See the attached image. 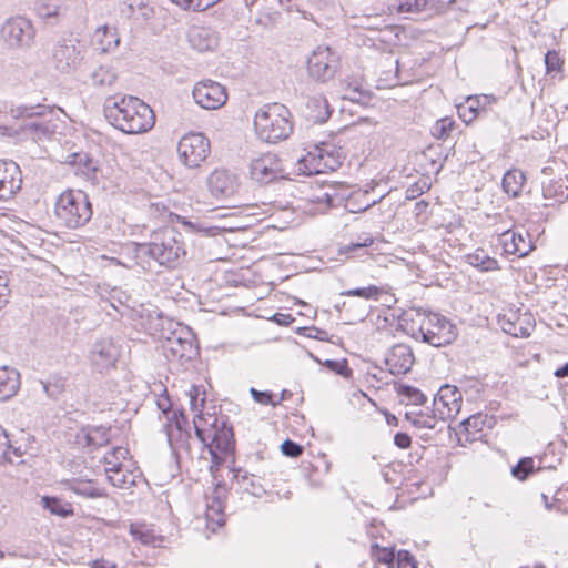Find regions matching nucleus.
<instances>
[{
    "label": "nucleus",
    "instance_id": "f257e3e1",
    "mask_svg": "<svg viewBox=\"0 0 568 568\" xmlns=\"http://www.w3.org/2000/svg\"><path fill=\"white\" fill-rule=\"evenodd\" d=\"M103 112L106 120L126 134H139L151 130L155 123L153 110L141 99L124 95L106 98Z\"/></svg>",
    "mask_w": 568,
    "mask_h": 568
},
{
    "label": "nucleus",
    "instance_id": "f03ea898",
    "mask_svg": "<svg viewBox=\"0 0 568 568\" xmlns=\"http://www.w3.org/2000/svg\"><path fill=\"white\" fill-rule=\"evenodd\" d=\"M185 248L175 231L166 229L154 234V240L149 243H139L135 247V256L142 263L145 258L156 262L160 266L175 268L185 257Z\"/></svg>",
    "mask_w": 568,
    "mask_h": 568
},
{
    "label": "nucleus",
    "instance_id": "7ed1b4c3",
    "mask_svg": "<svg viewBox=\"0 0 568 568\" xmlns=\"http://www.w3.org/2000/svg\"><path fill=\"white\" fill-rule=\"evenodd\" d=\"M254 128L258 138L267 143L286 140L293 132L291 112L281 103L266 104L256 112Z\"/></svg>",
    "mask_w": 568,
    "mask_h": 568
},
{
    "label": "nucleus",
    "instance_id": "20e7f679",
    "mask_svg": "<svg viewBox=\"0 0 568 568\" xmlns=\"http://www.w3.org/2000/svg\"><path fill=\"white\" fill-rule=\"evenodd\" d=\"M11 112L14 118L22 120L20 131L34 141L49 139L60 128L55 112L44 105L19 106Z\"/></svg>",
    "mask_w": 568,
    "mask_h": 568
},
{
    "label": "nucleus",
    "instance_id": "39448f33",
    "mask_svg": "<svg viewBox=\"0 0 568 568\" xmlns=\"http://www.w3.org/2000/svg\"><path fill=\"white\" fill-rule=\"evenodd\" d=\"M92 213L91 202L82 191H65L55 203V217L68 229L84 226L91 220Z\"/></svg>",
    "mask_w": 568,
    "mask_h": 568
},
{
    "label": "nucleus",
    "instance_id": "423d86ee",
    "mask_svg": "<svg viewBox=\"0 0 568 568\" xmlns=\"http://www.w3.org/2000/svg\"><path fill=\"white\" fill-rule=\"evenodd\" d=\"M219 419L215 418L212 427L204 429L195 424V435L212 456L214 464H222L229 455L234 452L235 440L233 428L227 426L226 422L217 424Z\"/></svg>",
    "mask_w": 568,
    "mask_h": 568
},
{
    "label": "nucleus",
    "instance_id": "0eeeda50",
    "mask_svg": "<svg viewBox=\"0 0 568 568\" xmlns=\"http://www.w3.org/2000/svg\"><path fill=\"white\" fill-rule=\"evenodd\" d=\"M88 50L77 39H62L52 50V64L61 73L71 74L83 71L90 58Z\"/></svg>",
    "mask_w": 568,
    "mask_h": 568
},
{
    "label": "nucleus",
    "instance_id": "6e6552de",
    "mask_svg": "<svg viewBox=\"0 0 568 568\" xmlns=\"http://www.w3.org/2000/svg\"><path fill=\"white\" fill-rule=\"evenodd\" d=\"M343 158L341 148H336L329 142H320L310 146L300 163L307 171V174H318L327 170H336L342 164Z\"/></svg>",
    "mask_w": 568,
    "mask_h": 568
},
{
    "label": "nucleus",
    "instance_id": "1a4fd4ad",
    "mask_svg": "<svg viewBox=\"0 0 568 568\" xmlns=\"http://www.w3.org/2000/svg\"><path fill=\"white\" fill-rule=\"evenodd\" d=\"M422 341L434 347L450 344L457 336L455 326L444 316L429 313L422 321L419 327Z\"/></svg>",
    "mask_w": 568,
    "mask_h": 568
},
{
    "label": "nucleus",
    "instance_id": "9d476101",
    "mask_svg": "<svg viewBox=\"0 0 568 568\" xmlns=\"http://www.w3.org/2000/svg\"><path fill=\"white\" fill-rule=\"evenodd\" d=\"M0 37L12 49H29L34 42L36 29L29 19L17 16L6 20Z\"/></svg>",
    "mask_w": 568,
    "mask_h": 568
},
{
    "label": "nucleus",
    "instance_id": "9b49d317",
    "mask_svg": "<svg viewBox=\"0 0 568 568\" xmlns=\"http://www.w3.org/2000/svg\"><path fill=\"white\" fill-rule=\"evenodd\" d=\"M210 152V140L203 133H187L181 138L178 145L180 160L190 169L199 168Z\"/></svg>",
    "mask_w": 568,
    "mask_h": 568
},
{
    "label": "nucleus",
    "instance_id": "f8f14e48",
    "mask_svg": "<svg viewBox=\"0 0 568 568\" xmlns=\"http://www.w3.org/2000/svg\"><path fill=\"white\" fill-rule=\"evenodd\" d=\"M338 68V57L328 47H317L307 60L308 75L318 82L333 79Z\"/></svg>",
    "mask_w": 568,
    "mask_h": 568
},
{
    "label": "nucleus",
    "instance_id": "ddd939ff",
    "mask_svg": "<svg viewBox=\"0 0 568 568\" xmlns=\"http://www.w3.org/2000/svg\"><path fill=\"white\" fill-rule=\"evenodd\" d=\"M162 348L165 357L171 361H191L196 355L192 334L184 329L171 332Z\"/></svg>",
    "mask_w": 568,
    "mask_h": 568
},
{
    "label": "nucleus",
    "instance_id": "4468645a",
    "mask_svg": "<svg viewBox=\"0 0 568 568\" xmlns=\"http://www.w3.org/2000/svg\"><path fill=\"white\" fill-rule=\"evenodd\" d=\"M120 357V346L111 337L95 341L89 352L93 368L100 373L113 368Z\"/></svg>",
    "mask_w": 568,
    "mask_h": 568
},
{
    "label": "nucleus",
    "instance_id": "2eb2a0df",
    "mask_svg": "<svg viewBox=\"0 0 568 568\" xmlns=\"http://www.w3.org/2000/svg\"><path fill=\"white\" fill-rule=\"evenodd\" d=\"M192 94L194 101L206 110H216L227 100L225 88L212 80L196 83Z\"/></svg>",
    "mask_w": 568,
    "mask_h": 568
},
{
    "label": "nucleus",
    "instance_id": "dca6fc26",
    "mask_svg": "<svg viewBox=\"0 0 568 568\" xmlns=\"http://www.w3.org/2000/svg\"><path fill=\"white\" fill-rule=\"evenodd\" d=\"M283 170L278 158L273 153H265L253 159L250 164L251 179L260 184H268L282 178Z\"/></svg>",
    "mask_w": 568,
    "mask_h": 568
},
{
    "label": "nucleus",
    "instance_id": "f3484780",
    "mask_svg": "<svg viewBox=\"0 0 568 568\" xmlns=\"http://www.w3.org/2000/svg\"><path fill=\"white\" fill-rule=\"evenodd\" d=\"M462 394L457 387L442 386L434 398V412L440 419L454 418L460 410Z\"/></svg>",
    "mask_w": 568,
    "mask_h": 568
},
{
    "label": "nucleus",
    "instance_id": "a211bd4d",
    "mask_svg": "<svg viewBox=\"0 0 568 568\" xmlns=\"http://www.w3.org/2000/svg\"><path fill=\"white\" fill-rule=\"evenodd\" d=\"M207 189L216 199H229L233 196L240 186L236 174L225 169L214 170L207 178Z\"/></svg>",
    "mask_w": 568,
    "mask_h": 568
},
{
    "label": "nucleus",
    "instance_id": "6ab92c4d",
    "mask_svg": "<svg viewBox=\"0 0 568 568\" xmlns=\"http://www.w3.org/2000/svg\"><path fill=\"white\" fill-rule=\"evenodd\" d=\"M22 184L21 171L13 161L0 160V200L12 197Z\"/></svg>",
    "mask_w": 568,
    "mask_h": 568
},
{
    "label": "nucleus",
    "instance_id": "aec40b11",
    "mask_svg": "<svg viewBox=\"0 0 568 568\" xmlns=\"http://www.w3.org/2000/svg\"><path fill=\"white\" fill-rule=\"evenodd\" d=\"M415 362V356L407 344H396L387 353L385 363L393 375L408 373Z\"/></svg>",
    "mask_w": 568,
    "mask_h": 568
},
{
    "label": "nucleus",
    "instance_id": "412c9836",
    "mask_svg": "<svg viewBox=\"0 0 568 568\" xmlns=\"http://www.w3.org/2000/svg\"><path fill=\"white\" fill-rule=\"evenodd\" d=\"M82 72L88 73L91 85L98 89H111L118 80V71L112 63L84 67Z\"/></svg>",
    "mask_w": 568,
    "mask_h": 568
},
{
    "label": "nucleus",
    "instance_id": "4be33fe9",
    "mask_svg": "<svg viewBox=\"0 0 568 568\" xmlns=\"http://www.w3.org/2000/svg\"><path fill=\"white\" fill-rule=\"evenodd\" d=\"M110 430V427L105 426L82 427L77 434V443L81 446L97 449L109 444Z\"/></svg>",
    "mask_w": 568,
    "mask_h": 568
},
{
    "label": "nucleus",
    "instance_id": "5701e85b",
    "mask_svg": "<svg viewBox=\"0 0 568 568\" xmlns=\"http://www.w3.org/2000/svg\"><path fill=\"white\" fill-rule=\"evenodd\" d=\"M189 41L192 48L199 52L214 50L219 44V37L210 28L194 27L189 32Z\"/></svg>",
    "mask_w": 568,
    "mask_h": 568
},
{
    "label": "nucleus",
    "instance_id": "b1692460",
    "mask_svg": "<svg viewBox=\"0 0 568 568\" xmlns=\"http://www.w3.org/2000/svg\"><path fill=\"white\" fill-rule=\"evenodd\" d=\"M305 116L314 123L326 122L331 116L328 101L323 95H315L307 99Z\"/></svg>",
    "mask_w": 568,
    "mask_h": 568
},
{
    "label": "nucleus",
    "instance_id": "393cba45",
    "mask_svg": "<svg viewBox=\"0 0 568 568\" xmlns=\"http://www.w3.org/2000/svg\"><path fill=\"white\" fill-rule=\"evenodd\" d=\"M20 388V374L8 366L0 367V400L14 396Z\"/></svg>",
    "mask_w": 568,
    "mask_h": 568
},
{
    "label": "nucleus",
    "instance_id": "a878e982",
    "mask_svg": "<svg viewBox=\"0 0 568 568\" xmlns=\"http://www.w3.org/2000/svg\"><path fill=\"white\" fill-rule=\"evenodd\" d=\"M64 489L71 490L74 494L84 498H100L104 497L105 493L102 488L94 485L92 480H84L80 478H71L62 481Z\"/></svg>",
    "mask_w": 568,
    "mask_h": 568
},
{
    "label": "nucleus",
    "instance_id": "bb28decb",
    "mask_svg": "<svg viewBox=\"0 0 568 568\" xmlns=\"http://www.w3.org/2000/svg\"><path fill=\"white\" fill-rule=\"evenodd\" d=\"M503 331L514 337H528L531 333L532 325L529 321H524L515 313L510 316H504L499 320Z\"/></svg>",
    "mask_w": 568,
    "mask_h": 568
},
{
    "label": "nucleus",
    "instance_id": "cd10ccee",
    "mask_svg": "<svg viewBox=\"0 0 568 568\" xmlns=\"http://www.w3.org/2000/svg\"><path fill=\"white\" fill-rule=\"evenodd\" d=\"M501 244L507 254H517L519 256L527 255L531 248L530 243L526 242L520 233H515L510 230L503 233Z\"/></svg>",
    "mask_w": 568,
    "mask_h": 568
},
{
    "label": "nucleus",
    "instance_id": "c85d7f7f",
    "mask_svg": "<svg viewBox=\"0 0 568 568\" xmlns=\"http://www.w3.org/2000/svg\"><path fill=\"white\" fill-rule=\"evenodd\" d=\"M465 430L466 442H473L480 437V433L485 426L491 427V418L487 415L476 414L462 423Z\"/></svg>",
    "mask_w": 568,
    "mask_h": 568
},
{
    "label": "nucleus",
    "instance_id": "c756f323",
    "mask_svg": "<svg viewBox=\"0 0 568 568\" xmlns=\"http://www.w3.org/2000/svg\"><path fill=\"white\" fill-rule=\"evenodd\" d=\"M233 473V478L246 493L255 497H262L266 493L261 481L256 480L254 475L248 474L246 470L241 468L234 469Z\"/></svg>",
    "mask_w": 568,
    "mask_h": 568
},
{
    "label": "nucleus",
    "instance_id": "7c9ffc66",
    "mask_svg": "<svg viewBox=\"0 0 568 568\" xmlns=\"http://www.w3.org/2000/svg\"><path fill=\"white\" fill-rule=\"evenodd\" d=\"M488 103V97H468L464 104L458 106V113L464 122H471L484 109V105Z\"/></svg>",
    "mask_w": 568,
    "mask_h": 568
},
{
    "label": "nucleus",
    "instance_id": "2f4dec72",
    "mask_svg": "<svg viewBox=\"0 0 568 568\" xmlns=\"http://www.w3.org/2000/svg\"><path fill=\"white\" fill-rule=\"evenodd\" d=\"M124 12L134 21L143 23L153 17L154 10L145 0H128Z\"/></svg>",
    "mask_w": 568,
    "mask_h": 568
},
{
    "label": "nucleus",
    "instance_id": "473e14b6",
    "mask_svg": "<svg viewBox=\"0 0 568 568\" xmlns=\"http://www.w3.org/2000/svg\"><path fill=\"white\" fill-rule=\"evenodd\" d=\"M525 180V174L520 170H509L504 174L503 190L510 196L517 197L521 193Z\"/></svg>",
    "mask_w": 568,
    "mask_h": 568
},
{
    "label": "nucleus",
    "instance_id": "72a5a7b5",
    "mask_svg": "<svg viewBox=\"0 0 568 568\" xmlns=\"http://www.w3.org/2000/svg\"><path fill=\"white\" fill-rule=\"evenodd\" d=\"M469 265L479 268L484 272L499 270L498 261L490 257L484 248H477L474 253L467 255Z\"/></svg>",
    "mask_w": 568,
    "mask_h": 568
},
{
    "label": "nucleus",
    "instance_id": "f704fd0d",
    "mask_svg": "<svg viewBox=\"0 0 568 568\" xmlns=\"http://www.w3.org/2000/svg\"><path fill=\"white\" fill-rule=\"evenodd\" d=\"M109 483L118 488L128 489L135 485L136 475L129 469L118 468L106 473Z\"/></svg>",
    "mask_w": 568,
    "mask_h": 568
},
{
    "label": "nucleus",
    "instance_id": "c9c22d12",
    "mask_svg": "<svg viewBox=\"0 0 568 568\" xmlns=\"http://www.w3.org/2000/svg\"><path fill=\"white\" fill-rule=\"evenodd\" d=\"M95 37L100 42L101 50L103 52L112 51L120 44V37L114 28H109L106 26L99 28L95 32Z\"/></svg>",
    "mask_w": 568,
    "mask_h": 568
},
{
    "label": "nucleus",
    "instance_id": "e433bc0d",
    "mask_svg": "<svg viewBox=\"0 0 568 568\" xmlns=\"http://www.w3.org/2000/svg\"><path fill=\"white\" fill-rule=\"evenodd\" d=\"M62 9V0H38L34 10L42 20L58 18Z\"/></svg>",
    "mask_w": 568,
    "mask_h": 568
},
{
    "label": "nucleus",
    "instance_id": "4c0bfd02",
    "mask_svg": "<svg viewBox=\"0 0 568 568\" xmlns=\"http://www.w3.org/2000/svg\"><path fill=\"white\" fill-rule=\"evenodd\" d=\"M42 505L52 515H58L62 518L73 515L72 506L70 504H63L62 500L57 497H42Z\"/></svg>",
    "mask_w": 568,
    "mask_h": 568
},
{
    "label": "nucleus",
    "instance_id": "58836bf2",
    "mask_svg": "<svg viewBox=\"0 0 568 568\" xmlns=\"http://www.w3.org/2000/svg\"><path fill=\"white\" fill-rule=\"evenodd\" d=\"M129 455V450L124 447H114L111 452H109L104 456V464H105V474L110 473L111 470L122 468L123 460L126 459Z\"/></svg>",
    "mask_w": 568,
    "mask_h": 568
},
{
    "label": "nucleus",
    "instance_id": "ea45409f",
    "mask_svg": "<svg viewBox=\"0 0 568 568\" xmlns=\"http://www.w3.org/2000/svg\"><path fill=\"white\" fill-rule=\"evenodd\" d=\"M373 556L378 565V568H393L394 560L396 558L395 551L393 548L379 547L378 545H373L372 547Z\"/></svg>",
    "mask_w": 568,
    "mask_h": 568
},
{
    "label": "nucleus",
    "instance_id": "a19ab883",
    "mask_svg": "<svg viewBox=\"0 0 568 568\" xmlns=\"http://www.w3.org/2000/svg\"><path fill=\"white\" fill-rule=\"evenodd\" d=\"M40 384L48 397L58 399L64 392L65 378L54 375L47 382L41 381Z\"/></svg>",
    "mask_w": 568,
    "mask_h": 568
},
{
    "label": "nucleus",
    "instance_id": "79ce46f5",
    "mask_svg": "<svg viewBox=\"0 0 568 568\" xmlns=\"http://www.w3.org/2000/svg\"><path fill=\"white\" fill-rule=\"evenodd\" d=\"M396 390L399 396L406 398L413 405H423L426 396L416 387L405 384H398Z\"/></svg>",
    "mask_w": 568,
    "mask_h": 568
},
{
    "label": "nucleus",
    "instance_id": "37998d69",
    "mask_svg": "<svg viewBox=\"0 0 568 568\" xmlns=\"http://www.w3.org/2000/svg\"><path fill=\"white\" fill-rule=\"evenodd\" d=\"M383 288L376 286V285H369L367 287H357L347 290L341 293L343 296H354V297H362L365 300H378V297L382 295Z\"/></svg>",
    "mask_w": 568,
    "mask_h": 568
},
{
    "label": "nucleus",
    "instance_id": "c03bdc74",
    "mask_svg": "<svg viewBox=\"0 0 568 568\" xmlns=\"http://www.w3.org/2000/svg\"><path fill=\"white\" fill-rule=\"evenodd\" d=\"M130 534L132 535L133 539L139 540L143 545H153L155 542L154 534L146 529L145 526L131 524Z\"/></svg>",
    "mask_w": 568,
    "mask_h": 568
},
{
    "label": "nucleus",
    "instance_id": "a18cd8bd",
    "mask_svg": "<svg viewBox=\"0 0 568 568\" xmlns=\"http://www.w3.org/2000/svg\"><path fill=\"white\" fill-rule=\"evenodd\" d=\"M532 471L534 459L530 457L521 458L517 465L511 468V475L519 480H525Z\"/></svg>",
    "mask_w": 568,
    "mask_h": 568
},
{
    "label": "nucleus",
    "instance_id": "49530a36",
    "mask_svg": "<svg viewBox=\"0 0 568 568\" xmlns=\"http://www.w3.org/2000/svg\"><path fill=\"white\" fill-rule=\"evenodd\" d=\"M183 10L203 11L219 0H171Z\"/></svg>",
    "mask_w": 568,
    "mask_h": 568
},
{
    "label": "nucleus",
    "instance_id": "de8ad7c7",
    "mask_svg": "<svg viewBox=\"0 0 568 568\" xmlns=\"http://www.w3.org/2000/svg\"><path fill=\"white\" fill-rule=\"evenodd\" d=\"M206 519L215 523L217 526L224 524L223 504L219 498H214L212 504L207 505Z\"/></svg>",
    "mask_w": 568,
    "mask_h": 568
},
{
    "label": "nucleus",
    "instance_id": "09e8293b",
    "mask_svg": "<svg viewBox=\"0 0 568 568\" xmlns=\"http://www.w3.org/2000/svg\"><path fill=\"white\" fill-rule=\"evenodd\" d=\"M455 122L449 118H444L438 120L433 129L432 133L437 139H445L449 135L450 131L454 129Z\"/></svg>",
    "mask_w": 568,
    "mask_h": 568
},
{
    "label": "nucleus",
    "instance_id": "8fccbe9b",
    "mask_svg": "<svg viewBox=\"0 0 568 568\" xmlns=\"http://www.w3.org/2000/svg\"><path fill=\"white\" fill-rule=\"evenodd\" d=\"M11 440L7 434V430L0 426V464L13 463V458L10 456Z\"/></svg>",
    "mask_w": 568,
    "mask_h": 568
},
{
    "label": "nucleus",
    "instance_id": "3c124183",
    "mask_svg": "<svg viewBox=\"0 0 568 568\" xmlns=\"http://www.w3.org/2000/svg\"><path fill=\"white\" fill-rule=\"evenodd\" d=\"M428 7V0H400L398 10L400 12H422Z\"/></svg>",
    "mask_w": 568,
    "mask_h": 568
},
{
    "label": "nucleus",
    "instance_id": "603ef678",
    "mask_svg": "<svg viewBox=\"0 0 568 568\" xmlns=\"http://www.w3.org/2000/svg\"><path fill=\"white\" fill-rule=\"evenodd\" d=\"M324 365L332 372L343 376V377H351L352 369L349 368L347 361H335V359H326Z\"/></svg>",
    "mask_w": 568,
    "mask_h": 568
},
{
    "label": "nucleus",
    "instance_id": "864d4df0",
    "mask_svg": "<svg viewBox=\"0 0 568 568\" xmlns=\"http://www.w3.org/2000/svg\"><path fill=\"white\" fill-rule=\"evenodd\" d=\"M545 64H546L547 72L550 73V72L560 70L562 60H561L559 53L557 51L552 50V51H548L545 54Z\"/></svg>",
    "mask_w": 568,
    "mask_h": 568
},
{
    "label": "nucleus",
    "instance_id": "5fc2aeb1",
    "mask_svg": "<svg viewBox=\"0 0 568 568\" xmlns=\"http://www.w3.org/2000/svg\"><path fill=\"white\" fill-rule=\"evenodd\" d=\"M397 568H417V561L408 550H399L396 555Z\"/></svg>",
    "mask_w": 568,
    "mask_h": 568
},
{
    "label": "nucleus",
    "instance_id": "6e6d98bb",
    "mask_svg": "<svg viewBox=\"0 0 568 568\" xmlns=\"http://www.w3.org/2000/svg\"><path fill=\"white\" fill-rule=\"evenodd\" d=\"M281 450L283 455L295 458L303 454V447L291 439H286L282 443Z\"/></svg>",
    "mask_w": 568,
    "mask_h": 568
},
{
    "label": "nucleus",
    "instance_id": "4d7b16f0",
    "mask_svg": "<svg viewBox=\"0 0 568 568\" xmlns=\"http://www.w3.org/2000/svg\"><path fill=\"white\" fill-rule=\"evenodd\" d=\"M250 393H251L253 399L258 404L272 405V406H276L278 404V402L273 400V394L271 392H262V390H257L254 387H252L250 389Z\"/></svg>",
    "mask_w": 568,
    "mask_h": 568
},
{
    "label": "nucleus",
    "instance_id": "13d9d810",
    "mask_svg": "<svg viewBox=\"0 0 568 568\" xmlns=\"http://www.w3.org/2000/svg\"><path fill=\"white\" fill-rule=\"evenodd\" d=\"M372 243H373V237L369 235H366L364 239H359V241H357V242H352V243L345 245L342 248V252L345 254H348V253H353L356 251H364Z\"/></svg>",
    "mask_w": 568,
    "mask_h": 568
},
{
    "label": "nucleus",
    "instance_id": "bf43d9fd",
    "mask_svg": "<svg viewBox=\"0 0 568 568\" xmlns=\"http://www.w3.org/2000/svg\"><path fill=\"white\" fill-rule=\"evenodd\" d=\"M437 415L434 414V416L425 415L423 413H418L415 415V418L413 420V425L417 428H435V417Z\"/></svg>",
    "mask_w": 568,
    "mask_h": 568
},
{
    "label": "nucleus",
    "instance_id": "052dcab7",
    "mask_svg": "<svg viewBox=\"0 0 568 568\" xmlns=\"http://www.w3.org/2000/svg\"><path fill=\"white\" fill-rule=\"evenodd\" d=\"M164 428H165V433H166V437H168V443L173 448L175 445L174 444V430H176L180 436L182 435V422L176 419L174 426L172 424L168 423V424H165Z\"/></svg>",
    "mask_w": 568,
    "mask_h": 568
},
{
    "label": "nucleus",
    "instance_id": "680f3d73",
    "mask_svg": "<svg viewBox=\"0 0 568 568\" xmlns=\"http://www.w3.org/2000/svg\"><path fill=\"white\" fill-rule=\"evenodd\" d=\"M8 296H9L8 278L4 275V272H2V274H0V308L7 304Z\"/></svg>",
    "mask_w": 568,
    "mask_h": 568
},
{
    "label": "nucleus",
    "instance_id": "e2e57ef3",
    "mask_svg": "<svg viewBox=\"0 0 568 568\" xmlns=\"http://www.w3.org/2000/svg\"><path fill=\"white\" fill-rule=\"evenodd\" d=\"M394 443L395 445L400 448V449H406L408 447H410L412 445V438L408 434L406 433H397L395 436H394Z\"/></svg>",
    "mask_w": 568,
    "mask_h": 568
},
{
    "label": "nucleus",
    "instance_id": "0e129e2a",
    "mask_svg": "<svg viewBox=\"0 0 568 568\" xmlns=\"http://www.w3.org/2000/svg\"><path fill=\"white\" fill-rule=\"evenodd\" d=\"M273 321L280 325H290L294 322V318L291 314L276 313L273 316Z\"/></svg>",
    "mask_w": 568,
    "mask_h": 568
},
{
    "label": "nucleus",
    "instance_id": "69168bd1",
    "mask_svg": "<svg viewBox=\"0 0 568 568\" xmlns=\"http://www.w3.org/2000/svg\"><path fill=\"white\" fill-rule=\"evenodd\" d=\"M92 568H116V564L105 559H97L93 561Z\"/></svg>",
    "mask_w": 568,
    "mask_h": 568
},
{
    "label": "nucleus",
    "instance_id": "338daca9",
    "mask_svg": "<svg viewBox=\"0 0 568 568\" xmlns=\"http://www.w3.org/2000/svg\"><path fill=\"white\" fill-rule=\"evenodd\" d=\"M554 375H555L557 378H564V377H567V376H568V362H567L564 366H561V367L557 368V369L555 371Z\"/></svg>",
    "mask_w": 568,
    "mask_h": 568
},
{
    "label": "nucleus",
    "instance_id": "774afa93",
    "mask_svg": "<svg viewBox=\"0 0 568 568\" xmlns=\"http://www.w3.org/2000/svg\"><path fill=\"white\" fill-rule=\"evenodd\" d=\"M158 406L163 413H166L171 407L170 399L168 397L159 399Z\"/></svg>",
    "mask_w": 568,
    "mask_h": 568
}]
</instances>
